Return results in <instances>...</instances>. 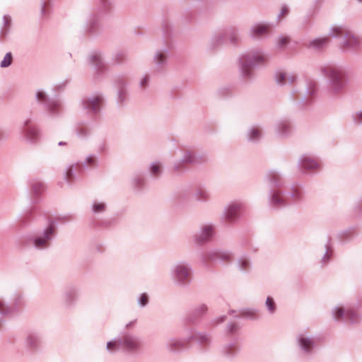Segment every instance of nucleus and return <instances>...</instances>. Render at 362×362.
Masks as SVG:
<instances>
[{
  "mask_svg": "<svg viewBox=\"0 0 362 362\" xmlns=\"http://www.w3.org/2000/svg\"><path fill=\"white\" fill-rule=\"evenodd\" d=\"M269 55L262 50L257 49L246 53L239 59V69L242 77L245 80L252 78L254 72L252 67L264 66L267 64Z\"/></svg>",
  "mask_w": 362,
  "mask_h": 362,
  "instance_id": "f257e3e1",
  "label": "nucleus"
},
{
  "mask_svg": "<svg viewBox=\"0 0 362 362\" xmlns=\"http://www.w3.org/2000/svg\"><path fill=\"white\" fill-rule=\"evenodd\" d=\"M23 294L13 287H5L1 291L0 316L13 315L23 304Z\"/></svg>",
  "mask_w": 362,
  "mask_h": 362,
  "instance_id": "f03ea898",
  "label": "nucleus"
},
{
  "mask_svg": "<svg viewBox=\"0 0 362 362\" xmlns=\"http://www.w3.org/2000/svg\"><path fill=\"white\" fill-rule=\"evenodd\" d=\"M320 71L327 79V83L333 95L340 94L346 87V81L344 70L334 65L325 64Z\"/></svg>",
  "mask_w": 362,
  "mask_h": 362,
  "instance_id": "7ed1b4c3",
  "label": "nucleus"
},
{
  "mask_svg": "<svg viewBox=\"0 0 362 362\" xmlns=\"http://www.w3.org/2000/svg\"><path fill=\"white\" fill-rule=\"evenodd\" d=\"M170 275L174 284L178 287H186L193 279L192 265L186 261L175 262L170 267Z\"/></svg>",
  "mask_w": 362,
  "mask_h": 362,
  "instance_id": "20e7f679",
  "label": "nucleus"
},
{
  "mask_svg": "<svg viewBox=\"0 0 362 362\" xmlns=\"http://www.w3.org/2000/svg\"><path fill=\"white\" fill-rule=\"evenodd\" d=\"M103 103V95L97 93L84 97L81 100L80 104L82 110L86 112L88 117L92 120H95L101 112Z\"/></svg>",
  "mask_w": 362,
  "mask_h": 362,
  "instance_id": "39448f33",
  "label": "nucleus"
},
{
  "mask_svg": "<svg viewBox=\"0 0 362 362\" xmlns=\"http://www.w3.org/2000/svg\"><path fill=\"white\" fill-rule=\"evenodd\" d=\"M56 234V227L49 223L43 230L32 235L29 240L30 244L37 250H45L50 247L51 242Z\"/></svg>",
  "mask_w": 362,
  "mask_h": 362,
  "instance_id": "423d86ee",
  "label": "nucleus"
},
{
  "mask_svg": "<svg viewBox=\"0 0 362 362\" xmlns=\"http://www.w3.org/2000/svg\"><path fill=\"white\" fill-rule=\"evenodd\" d=\"M122 349L130 354H136L141 351L142 343L141 339L130 332H124L119 336Z\"/></svg>",
  "mask_w": 362,
  "mask_h": 362,
  "instance_id": "0eeeda50",
  "label": "nucleus"
},
{
  "mask_svg": "<svg viewBox=\"0 0 362 362\" xmlns=\"http://www.w3.org/2000/svg\"><path fill=\"white\" fill-rule=\"evenodd\" d=\"M244 209V204L240 202L229 203L223 209L221 219L226 224L234 223L239 218Z\"/></svg>",
  "mask_w": 362,
  "mask_h": 362,
  "instance_id": "6e6552de",
  "label": "nucleus"
},
{
  "mask_svg": "<svg viewBox=\"0 0 362 362\" xmlns=\"http://www.w3.org/2000/svg\"><path fill=\"white\" fill-rule=\"evenodd\" d=\"M233 259V255L230 251L219 249H211L206 252L202 257L203 264H206V259L211 261H220L223 263L230 262Z\"/></svg>",
  "mask_w": 362,
  "mask_h": 362,
  "instance_id": "1a4fd4ad",
  "label": "nucleus"
},
{
  "mask_svg": "<svg viewBox=\"0 0 362 362\" xmlns=\"http://www.w3.org/2000/svg\"><path fill=\"white\" fill-rule=\"evenodd\" d=\"M296 341L298 346L303 355L311 356L313 354L316 346L315 338L306 332L297 335Z\"/></svg>",
  "mask_w": 362,
  "mask_h": 362,
  "instance_id": "9d476101",
  "label": "nucleus"
},
{
  "mask_svg": "<svg viewBox=\"0 0 362 362\" xmlns=\"http://www.w3.org/2000/svg\"><path fill=\"white\" fill-rule=\"evenodd\" d=\"M362 45V40L351 33H346L343 41L341 42L340 48L343 52L356 53Z\"/></svg>",
  "mask_w": 362,
  "mask_h": 362,
  "instance_id": "9b49d317",
  "label": "nucleus"
},
{
  "mask_svg": "<svg viewBox=\"0 0 362 362\" xmlns=\"http://www.w3.org/2000/svg\"><path fill=\"white\" fill-rule=\"evenodd\" d=\"M214 231L215 226L214 224H204L200 227L199 230L193 235V240L197 244H205L213 238Z\"/></svg>",
  "mask_w": 362,
  "mask_h": 362,
  "instance_id": "f8f14e48",
  "label": "nucleus"
},
{
  "mask_svg": "<svg viewBox=\"0 0 362 362\" xmlns=\"http://www.w3.org/2000/svg\"><path fill=\"white\" fill-rule=\"evenodd\" d=\"M153 71L163 73L168 66V51L167 49H160L155 52L153 57Z\"/></svg>",
  "mask_w": 362,
  "mask_h": 362,
  "instance_id": "ddd939ff",
  "label": "nucleus"
},
{
  "mask_svg": "<svg viewBox=\"0 0 362 362\" xmlns=\"http://www.w3.org/2000/svg\"><path fill=\"white\" fill-rule=\"evenodd\" d=\"M88 64L92 66L97 75H100L107 70V65L104 61L103 53L99 50L90 52L88 56Z\"/></svg>",
  "mask_w": 362,
  "mask_h": 362,
  "instance_id": "4468645a",
  "label": "nucleus"
},
{
  "mask_svg": "<svg viewBox=\"0 0 362 362\" xmlns=\"http://www.w3.org/2000/svg\"><path fill=\"white\" fill-rule=\"evenodd\" d=\"M189 339L187 337L184 338L170 337L165 342V349L170 353H180L187 347Z\"/></svg>",
  "mask_w": 362,
  "mask_h": 362,
  "instance_id": "2eb2a0df",
  "label": "nucleus"
},
{
  "mask_svg": "<svg viewBox=\"0 0 362 362\" xmlns=\"http://www.w3.org/2000/svg\"><path fill=\"white\" fill-rule=\"evenodd\" d=\"M269 203L275 207H284L291 204L286 194L279 191H271L268 197Z\"/></svg>",
  "mask_w": 362,
  "mask_h": 362,
  "instance_id": "dca6fc26",
  "label": "nucleus"
},
{
  "mask_svg": "<svg viewBox=\"0 0 362 362\" xmlns=\"http://www.w3.org/2000/svg\"><path fill=\"white\" fill-rule=\"evenodd\" d=\"M293 131V125L288 119L279 120L275 126L276 136L281 139L289 137Z\"/></svg>",
  "mask_w": 362,
  "mask_h": 362,
  "instance_id": "f3484780",
  "label": "nucleus"
},
{
  "mask_svg": "<svg viewBox=\"0 0 362 362\" xmlns=\"http://www.w3.org/2000/svg\"><path fill=\"white\" fill-rule=\"evenodd\" d=\"M274 80L279 86L293 84L296 80V76L283 69L276 70L274 73Z\"/></svg>",
  "mask_w": 362,
  "mask_h": 362,
  "instance_id": "a211bd4d",
  "label": "nucleus"
},
{
  "mask_svg": "<svg viewBox=\"0 0 362 362\" xmlns=\"http://www.w3.org/2000/svg\"><path fill=\"white\" fill-rule=\"evenodd\" d=\"M21 134L23 139L30 144H36L40 138V131L35 126L21 128Z\"/></svg>",
  "mask_w": 362,
  "mask_h": 362,
  "instance_id": "6ab92c4d",
  "label": "nucleus"
},
{
  "mask_svg": "<svg viewBox=\"0 0 362 362\" xmlns=\"http://www.w3.org/2000/svg\"><path fill=\"white\" fill-rule=\"evenodd\" d=\"M44 108L51 117H58L62 111V103L58 99H50L45 103Z\"/></svg>",
  "mask_w": 362,
  "mask_h": 362,
  "instance_id": "aec40b11",
  "label": "nucleus"
},
{
  "mask_svg": "<svg viewBox=\"0 0 362 362\" xmlns=\"http://www.w3.org/2000/svg\"><path fill=\"white\" fill-rule=\"evenodd\" d=\"M298 165L300 169L305 170H315L320 166L317 160L308 154H304L299 158Z\"/></svg>",
  "mask_w": 362,
  "mask_h": 362,
  "instance_id": "412c9836",
  "label": "nucleus"
},
{
  "mask_svg": "<svg viewBox=\"0 0 362 362\" xmlns=\"http://www.w3.org/2000/svg\"><path fill=\"white\" fill-rule=\"evenodd\" d=\"M181 159L185 164H199L206 160V156L192 151H185Z\"/></svg>",
  "mask_w": 362,
  "mask_h": 362,
  "instance_id": "4be33fe9",
  "label": "nucleus"
},
{
  "mask_svg": "<svg viewBox=\"0 0 362 362\" xmlns=\"http://www.w3.org/2000/svg\"><path fill=\"white\" fill-rule=\"evenodd\" d=\"M239 352V347L236 341L230 342L222 346L221 349V356L228 360L234 358Z\"/></svg>",
  "mask_w": 362,
  "mask_h": 362,
  "instance_id": "5701e85b",
  "label": "nucleus"
},
{
  "mask_svg": "<svg viewBox=\"0 0 362 362\" xmlns=\"http://www.w3.org/2000/svg\"><path fill=\"white\" fill-rule=\"evenodd\" d=\"M40 335L35 332H30L25 339V346L31 351L37 350L41 345Z\"/></svg>",
  "mask_w": 362,
  "mask_h": 362,
  "instance_id": "b1692460",
  "label": "nucleus"
},
{
  "mask_svg": "<svg viewBox=\"0 0 362 362\" xmlns=\"http://www.w3.org/2000/svg\"><path fill=\"white\" fill-rule=\"evenodd\" d=\"M193 197L197 202L206 203L211 199V193L205 186L199 185L195 187Z\"/></svg>",
  "mask_w": 362,
  "mask_h": 362,
  "instance_id": "393cba45",
  "label": "nucleus"
},
{
  "mask_svg": "<svg viewBox=\"0 0 362 362\" xmlns=\"http://www.w3.org/2000/svg\"><path fill=\"white\" fill-rule=\"evenodd\" d=\"M263 136L262 129L257 126L253 125L250 127L245 134L247 140L252 143H258L261 141Z\"/></svg>",
  "mask_w": 362,
  "mask_h": 362,
  "instance_id": "a878e982",
  "label": "nucleus"
},
{
  "mask_svg": "<svg viewBox=\"0 0 362 362\" xmlns=\"http://www.w3.org/2000/svg\"><path fill=\"white\" fill-rule=\"evenodd\" d=\"M269 25L267 23H257L252 26L250 35L253 38H261L267 35Z\"/></svg>",
  "mask_w": 362,
  "mask_h": 362,
  "instance_id": "bb28decb",
  "label": "nucleus"
},
{
  "mask_svg": "<svg viewBox=\"0 0 362 362\" xmlns=\"http://www.w3.org/2000/svg\"><path fill=\"white\" fill-rule=\"evenodd\" d=\"M44 189V184L39 180H33L30 182V196L33 202L37 201V197L42 193Z\"/></svg>",
  "mask_w": 362,
  "mask_h": 362,
  "instance_id": "cd10ccee",
  "label": "nucleus"
},
{
  "mask_svg": "<svg viewBox=\"0 0 362 362\" xmlns=\"http://www.w3.org/2000/svg\"><path fill=\"white\" fill-rule=\"evenodd\" d=\"M189 342L191 340H194L202 346H207L211 343V337L206 333L193 332L187 336Z\"/></svg>",
  "mask_w": 362,
  "mask_h": 362,
  "instance_id": "c85d7f7f",
  "label": "nucleus"
},
{
  "mask_svg": "<svg viewBox=\"0 0 362 362\" xmlns=\"http://www.w3.org/2000/svg\"><path fill=\"white\" fill-rule=\"evenodd\" d=\"M117 102L119 105H122L127 100L126 83L122 79H119L117 82Z\"/></svg>",
  "mask_w": 362,
  "mask_h": 362,
  "instance_id": "c756f323",
  "label": "nucleus"
},
{
  "mask_svg": "<svg viewBox=\"0 0 362 362\" xmlns=\"http://www.w3.org/2000/svg\"><path fill=\"white\" fill-rule=\"evenodd\" d=\"M78 291L75 288H70L64 293V303L66 307L72 306L76 300Z\"/></svg>",
  "mask_w": 362,
  "mask_h": 362,
  "instance_id": "7c9ffc66",
  "label": "nucleus"
},
{
  "mask_svg": "<svg viewBox=\"0 0 362 362\" xmlns=\"http://www.w3.org/2000/svg\"><path fill=\"white\" fill-rule=\"evenodd\" d=\"M286 194V197L293 202H298L303 198V190L299 186H293Z\"/></svg>",
  "mask_w": 362,
  "mask_h": 362,
  "instance_id": "2f4dec72",
  "label": "nucleus"
},
{
  "mask_svg": "<svg viewBox=\"0 0 362 362\" xmlns=\"http://www.w3.org/2000/svg\"><path fill=\"white\" fill-rule=\"evenodd\" d=\"M268 181L274 187H281L283 186V180L281 175L276 170H271L267 175Z\"/></svg>",
  "mask_w": 362,
  "mask_h": 362,
  "instance_id": "473e14b6",
  "label": "nucleus"
},
{
  "mask_svg": "<svg viewBox=\"0 0 362 362\" xmlns=\"http://www.w3.org/2000/svg\"><path fill=\"white\" fill-rule=\"evenodd\" d=\"M122 349L119 336L108 341L106 344V350L110 354H115Z\"/></svg>",
  "mask_w": 362,
  "mask_h": 362,
  "instance_id": "72a5a7b5",
  "label": "nucleus"
},
{
  "mask_svg": "<svg viewBox=\"0 0 362 362\" xmlns=\"http://www.w3.org/2000/svg\"><path fill=\"white\" fill-rule=\"evenodd\" d=\"M238 269L242 272H247L250 269L251 262L250 258L243 255L240 257L236 262Z\"/></svg>",
  "mask_w": 362,
  "mask_h": 362,
  "instance_id": "f704fd0d",
  "label": "nucleus"
},
{
  "mask_svg": "<svg viewBox=\"0 0 362 362\" xmlns=\"http://www.w3.org/2000/svg\"><path fill=\"white\" fill-rule=\"evenodd\" d=\"M4 28L0 31V40L5 38L9 33V30L12 24V18L11 16L6 14L2 18Z\"/></svg>",
  "mask_w": 362,
  "mask_h": 362,
  "instance_id": "c9c22d12",
  "label": "nucleus"
},
{
  "mask_svg": "<svg viewBox=\"0 0 362 362\" xmlns=\"http://www.w3.org/2000/svg\"><path fill=\"white\" fill-rule=\"evenodd\" d=\"M329 43V37H319L312 40L309 44L308 47L310 48H313L315 49H322L324 47L327 46Z\"/></svg>",
  "mask_w": 362,
  "mask_h": 362,
  "instance_id": "e433bc0d",
  "label": "nucleus"
},
{
  "mask_svg": "<svg viewBox=\"0 0 362 362\" xmlns=\"http://www.w3.org/2000/svg\"><path fill=\"white\" fill-rule=\"evenodd\" d=\"M148 170L151 176L158 177L163 173V164L160 161H154L150 164Z\"/></svg>",
  "mask_w": 362,
  "mask_h": 362,
  "instance_id": "4c0bfd02",
  "label": "nucleus"
},
{
  "mask_svg": "<svg viewBox=\"0 0 362 362\" xmlns=\"http://www.w3.org/2000/svg\"><path fill=\"white\" fill-rule=\"evenodd\" d=\"M207 306L204 304L199 305L192 310V315L189 317V321H193L194 317H200L207 312Z\"/></svg>",
  "mask_w": 362,
  "mask_h": 362,
  "instance_id": "58836bf2",
  "label": "nucleus"
},
{
  "mask_svg": "<svg viewBox=\"0 0 362 362\" xmlns=\"http://www.w3.org/2000/svg\"><path fill=\"white\" fill-rule=\"evenodd\" d=\"M265 308L269 315H273L277 310V306L274 299L271 296H267L265 301Z\"/></svg>",
  "mask_w": 362,
  "mask_h": 362,
  "instance_id": "ea45409f",
  "label": "nucleus"
},
{
  "mask_svg": "<svg viewBox=\"0 0 362 362\" xmlns=\"http://www.w3.org/2000/svg\"><path fill=\"white\" fill-rule=\"evenodd\" d=\"M332 317L336 321L345 320L346 318V309L341 306H336L332 311Z\"/></svg>",
  "mask_w": 362,
  "mask_h": 362,
  "instance_id": "a19ab883",
  "label": "nucleus"
},
{
  "mask_svg": "<svg viewBox=\"0 0 362 362\" xmlns=\"http://www.w3.org/2000/svg\"><path fill=\"white\" fill-rule=\"evenodd\" d=\"M132 185L136 189H141L145 185V178L143 175H134L132 179Z\"/></svg>",
  "mask_w": 362,
  "mask_h": 362,
  "instance_id": "79ce46f5",
  "label": "nucleus"
},
{
  "mask_svg": "<svg viewBox=\"0 0 362 362\" xmlns=\"http://www.w3.org/2000/svg\"><path fill=\"white\" fill-rule=\"evenodd\" d=\"M127 57V55L125 51L118 50L113 54L112 60L114 64H119L124 62Z\"/></svg>",
  "mask_w": 362,
  "mask_h": 362,
  "instance_id": "37998d69",
  "label": "nucleus"
},
{
  "mask_svg": "<svg viewBox=\"0 0 362 362\" xmlns=\"http://www.w3.org/2000/svg\"><path fill=\"white\" fill-rule=\"evenodd\" d=\"M185 163L182 159L174 162L172 166V172L177 175H181L185 170Z\"/></svg>",
  "mask_w": 362,
  "mask_h": 362,
  "instance_id": "c03bdc74",
  "label": "nucleus"
},
{
  "mask_svg": "<svg viewBox=\"0 0 362 362\" xmlns=\"http://www.w3.org/2000/svg\"><path fill=\"white\" fill-rule=\"evenodd\" d=\"M107 205L103 202L94 201L92 204V212L93 214H100L105 211Z\"/></svg>",
  "mask_w": 362,
  "mask_h": 362,
  "instance_id": "a18cd8bd",
  "label": "nucleus"
},
{
  "mask_svg": "<svg viewBox=\"0 0 362 362\" xmlns=\"http://www.w3.org/2000/svg\"><path fill=\"white\" fill-rule=\"evenodd\" d=\"M351 323H355L359 320V315L358 313L351 308H346V318Z\"/></svg>",
  "mask_w": 362,
  "mask_h": 362,
  "instance_id": "49530a36",
  "label": "nucleus"
},
{
  "mask_svg": "<svg viewBox=\"0 0 362 362\" xmlns=\"http://www.w3.org/2000/svg\"><path fill=\"white\" fill-rule=\"evenodd\" d=\"M241 316L249 319H257L258 317V312L256 309L247 308L241 312Z\"/></svg>",
  "mask_w": 362,
  "mask_h": 362,
  "instance_id": "de8ad7c7",
  "label": "nucleus"
},
{
  "mask_svg": "<svg viewBox=\"0 0 362 362\" xmlns=\"http://www.w3.org/2000/svg\"><path fill=\"white\" fill-rule=\"evenodd\" d=\"M84 165L95 168L98 165V160L96 156L90 154L87 156L84 160Z\"/></svg>",
  "mask_w": 362,
  "mask_h": 362,
  "instance_id": "09e8293b",
  "label": "nucleus"
},
{
  "mask_svg": "<svg viewBox=\"0 0 362 362\" xmlns=\"http://www.w3.org/2000/svg\"><path fill=\"white\" fill-rule=\"evenodd\" d=\"M12 62H13V55L11 54V52H7L3 59L1 60V63H0V66L1 68H7L8 66H10L12 64Z\"/></svg>",
  "mask_w": 362,
  "mask_h": 362,
  "instance_id": "8fccbe9b",
  "label": "nucleus"
},
{
  "mask_svg": "<svg viewBox=\"0 0 362 362\" xmlns=\"http://www.w3.org/2000/svg\"><path fill=\"white\" fill-rule=\"evenodd\" d=\"M35 98L38 103L44 104V106L45 103L50 100L48 99L47 94L42 90H37L36 91Z\"/></svg>",
  "mask_w": 362,
  "mask_h": 362,
  "instance_id": "3c124183",
  "label": "nucleus"
},
{
  "mask_svg": "<svg viewBox=\"0 0 362 362\" xmlns=\"http://www.w3.org/2000/svg\"><path fill=\"white\" fill-rule=\"evenodd\" d=\"M344 35L343 28L341 26H332L329 30V36L332 37H339Z\"/></svg>",
  "mask_w": 362,
  "mask_h": 362,
  "instance_id": "603ef678",
  "label": "nucleus"
},
{
  "mask_svg": "<svg viewBox=\"0 0 362 362\" xmlns=\"http://www.w3.org/2000/svg\"><path fill=\"white\" fill-rule=\"evenodd\" d=\"M315 93V88L314 87V86L312 85L309 87L308 90H307L308 98H302L300 100V103L302 104V106H305L310 103V97L312 96L313 95H314Z\"/></svg>",
  "mask_w": 362,
  "mask_h": 362,
  "instance_id": "864d4df0",
  "label": "nucleus"
},
{
  "mask_svg": "<svg viewBox=\"0 0 362 362\" xmlns=\"http://www.w3.org/2000/svg\"><path fill=\"white\" fill-rule=\"evenodd\" d=\"M149 301V298L147 293H143L139 295L137 298V303L139 307L144 308L146 307Z\"/></svg>",
  "mask_w": 362,
  "mask_h": 362,
  "instance_id": "5fc2aeb1",
  "label": "nucleus"
},
{
  "mask_svg": "<svg viewBox=\"0 0 362 362\" xmlns=\"http://www.w3.org/2000/svg\"><path fill=\"white\" fill-rule=\"evenodd\" d=\"M226 35H227L229 40L230 41V42L235 44L238 42V40H239L238 33L235 29L233 28V29L229 30Z\"/></svg>",
  "mask_w": 362,
  "mask_h": 362,
  "instance_id": "6e6d98bb",
  "label": "nucleus"
},
{
  "mask_svg": "<svg viewBox=\"0 0 362 362\" xmlns=\"http://www.w3.org/2000/svg\"><path fill=\"white\" fill-rule=\"evenodd\" d=\"M238 329L239 327L236 323H230L226 327V334L230 335L235 334Z\"/></svg>",
  "mask_w": 362,
  "mask_h": 362,
  "instance_id": "4d7b16f0",
  "label": "nucleus"
},
{
  "mask_svg": "<svg viewBox=\"0 0 362 362\" xmlns=\"http://www.w3.org/2000/svg\"><path fill=\"white\" fill-rule=\"evenodd\" d=\"M150 76L148 75H143L139 79V87L141 89H146L149 83Z\"/></svg>",
  "mask_w": 362,
  "mask_h": 362,
  "instance_id": "13d9d810",
  "label": "nucleus"
},
{
  "mask_svg": "<svg viewBox=\"0 0 362 362\" xmlns=\"http://www.w3.org/2000/svg\"><path fill=\"white\" fill-rule=\"evenodd\" d=\"M74 168H75L74 165H71L67 167L66 172H65V175H64L65 180L67 182H69L71 179L73 177V176L74 175Z\"/></svg>",
  "mask_w": 362,
  "mask_h": 362,
  "instance_id": "bf43d9fd",
  "label": "nucleus"
},
{
  "mask_svg": "<svg viewBox=\"0 0 362 362\" xmlns=\"http://www.w3.org/2000/svg\"><path fill=\"white\" fill-rule=\"evenodd\" d=\"M288 42V38L284 36H279L276 39V46L278 48L284 47Z\"/></svg>",
  "mask_w": 362,
  "mask_h": 362,
  "instance_id": "052dcab7",
  "label": "nucleus"
},
{
  "mask_svg": "<svg viewBox=\"0 0 362 362\" xmlns=\"http://www.w3.org/2000/svg\"><path fill=\"white\" fill-rule=\"evenodd\" d=\"M225 37H226V35L224 33H218V34L216 35L212 39V42H213L214 45L216 46V45L223 43Z\"/></svg>",
  "mask_w": 362,
  "mask_h": 362,
  "instance_id": "680f3d73",
  "label": "nucleus"
},
{
  "mask_svg": "<svg viewBox=\"0 0 362 362\" xmlns=\"http://www.w3.org/2000/svg\"><path fill=\"white\" fill-rule=\"evenodd\" d=\"M353 121L356 124H362V109L352 115Z\"/></svg>",
  "mask_w": 362,
  "mask_h": 362,
  "instance_id": "e2e57ef3",
  "label": "nucleus"
},
{
  "mask_svg": "<svg viewBox=\"0 0 362 362\" xmlns=\"http://www.w3.org/2000/svg\"><path fill=\"white\" fill-rule=\"evenodd\" d=\"M90 131L86 128H79L76 130V135L81 139H84L88 136Z\"/></svg>",
  "mask_w": 362,
  "mask_h": 362,
  "instance_id": "0e129e2a",
  "label": "nucleus"
},
{
  "mask_svg": "<svg viewBox=\"0 0 362 362\" xmlns=\"http://www.w3.org/2000/svg\"><path fill=\"white\" fill-rule=\"evenodd\" d=\"M8 137V133L7 131L4 129H0V144L6 141L7 138Z\"/></svg>",
  "mask_w": 362,
  "mask_h": 362,
  "instance_id": "69168bd1",
  "label": "nucleus"
},
{
  "mask_svg": "<svg viewBox=\"0 0 362 362\" xmlns=\"http://www.w3.org/2000/svg\"><path fill=\"white\" fill-rule=\"evenodd\" d=\"M46 2L42 1L40 3V13L42 17H45L47 15V11L46 10Z\"/></svg>",
  "mask_w": 362,
  "mask_h": 362,
  "instance_id": "338daca9",
  "label": "nucleus"
},
{
  "mask_svg": "<svg viewBox=\"0 0 362 362\" xmlns=\"http://www.w3.org/2000/svg\"><path fill=\"white\" fill-rule=\"evenodd\" d=\"M331 255H332V254L329 252V250L327 249L322 258V262L323 264L327 263L331 257Z\"/></svg>",
  "mask_w": 362,
  "mask_h": 362,
  "instance_id": "774afa93",
  "label": "nucleus"
}]
</instances>
